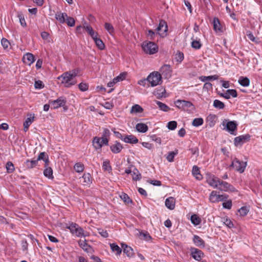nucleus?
<instances>
[{"label":"nucleus","instance_id":"473e14b6","mask_svg":"<svg viewBox=\"0 0 262 262\" xmlns=\"http://www.w3.org/2000/svg\"><path fill=\"white\" fill-rule=\"evenodd\" d=\"M138 236L141 239L146 241H150L151 239L150 235L147 232H139Z\"/></svg>","mask_w":262,"mask_h":262},{"label":"nucleus","instance_id":"a19ab883","mask_svg":"<svg viewBox=\"0 0 262 262\" xmlns=\"http://www.w3.org/2000/svg\"><path fill=\"white\" fill-rule=\"evenodd\" d=\"M78 244L79 246L85 251H89L91 249L90 246L88 245L85 240H80Z\"/></svg>","mask_w":262,"mask_h":262},{"label":"nucleus","instance_id":"cd10ccee","mask_svg":"<svg viewBox=\"0 0 262 262\" xmlns=\"http://www.w3.org/2000/svg\"><path fill=\"white\" fill-rule=\"evenodd\" d=\"M93 39L94 40L96 46L99 50H103L104 49L105 45L102 40L99 37V36H96Z\"/></svg>","mask_w":262,"mask_h":262},{"label":"nucleus","instance_id":"c756f323","mask_svg":"<svg viewBox=\"0 0 262 262\" xmlns=\"http://www.w3.org/2000/svg\"><path fill=\"white\" fill-rule=\"evenodd\" d=\"M136 129L138 132L144 133L147 131L148 126L145 124L139 123L136 124Z\"/></svg>","mask_w":262,"mask_h":262},{"label":"nucleus","instance_id":"69168bd1","mask_svg":"<svg viewBox=\"0 0 262 262\" xmlns=\"http://www.w3.org/2000/svg\"><path fill=\"white\" fill-rule=\"evenodd\" d=\"M166 91L164 89L161 88L160 90H157L156 92V95L158 96V97H165Z\"/></svg>","mask_w":262,"mask_h":262},{"label":"nucleus","instance_id":"8fccbe9b","mask_svg":"<svg viewBox=\"0 0 262 262\" xmlns=\"http://www.w3.org/2000/svg\"><path fill=\"white\" fill-rule=\"evenodd\" d=\"M6 168L8 173H12L14 170V166L12 162L9 161L6 163Z\"/></svg>","mask_w":262,"mask_h":262},{"label":"nucleus","instance_id":"58836bf2","mask_svg":"<svg viewBox=\"0 0 262 262\" xmlns=\"http://www.w3.org/2000/svg\"><path fill=\"white\" fill-rule=\"evenodd\" d=\"M178 154V150L169 152L166 156L167 160L169 162H172L174 160V157Z\"/></svg>","mask_w":262,"mask_h":262},{"label":"nucleus","instance_id":"338daca9","mask_svg":"<svg viewBox=\"0 0 262 262\" xmlns=\"http://www.w3.org/2000/svg\"><path fill=\"white\" fill-rule=\"evenodd\" d=\"M1 43L4 49L8 48L10 44L9 41L7 39L4 38H2L1 40Z\"/></svg>","mask_w":262,"mask_h":262},{"label":"nucleus","instance_id":"393cba45","mask_svg":"<svg viewBox=\"0 0 262 262\" xmlns=\"http://www.w3.org/2000/svg\"><path fill=\"white\" fill-rule=\"evenodd\" d=\"M66 17H67V14L66 13L58 12L55 14L56 19L61 24L66 22Z\"/></svg>","mask_w":262,"mask_h":262},{"label":"nucleus","instance_id":"49530a36","mask_svg":"<svg viewBox=\"0 0 262 262\" xmlns=\"http://www.w3.org/2000/svg\"><path fill=\"white\" fill-rule=\"evenodd\" d=\"M213 105L215 108L220 110L223 109L225 107L224 103L217 99L214 100Z\"/></svg>","mask_w":262,"mask_h":262},{"label":"nucleus","instance_id":"e433bc0d","mask_svg":"<svg viewBox=\"0 0 262 262\" xmlns=\"http://www.w3.org/2000/svg\"><path fill=\"white\" fill-rule=\"evenodd\" d=\"M45 156H46V153L45 152H40L39 154L38 157L37 159H36V160H37V162H38L39 160H43L45 162V167H46L49 165V161L48 157H47V158H45Z\"/></svg>","mask_w":262,"mask_h":262},{"label":"nucleus","instance_id":"ddd939ff","mask_svg":"<svg viewBox=\"0 0 262 262\" xmlns=\"http://www.w3.org/2000/svg\"><path fill=\"white\" fill-rule=\"evenodd\" d=\"M206 181L210 186L215 188L218 187L220 179L214 175H209L207 177Z\"/></svg>","mask_w":262,"mask_h":262},{"label":"nucleus","instance_id":"c85d7f7f","mask_svg":"<svg viewBox=\"0 0 262 262\" xmlns=\"http://www.w3.org/2000/svg\"><path fill=\"white\" fill-rule=\"evenodd\" d=\"M219 76L217 75H214L211 76H202L199 77V79L202 82H207L211 80H215L219 79Z\"/></svg>","mask_w":262,"mask_h":262},{"label":"nucleus","instance_id":"e2e57ef3","mask_svg":"<svg viewBox=\"0 0 262 262\" xmlns=\"http://www.w3.org/2000/svg\"><path fill=\"white\" fill-rule=\"evenodd\" d=\"M79 89L83 92L86 91L89 88L88 85L85 83H80L78 85Z\"/></svg>","mask_w":262,"mask_h":262},{"label":"nucleus","instance_id":"7ed1b4c3","mask_svg":"<svg viewBox=\"0 0 262 262\" xmlns=\"http://www.w3.org/2000/svg\"><path fill=\"white\" fill-rule=\"evenodd\" d=\"M71 232L78 237L85 236L84 230L75 223H71L69 226L67 227Z\"/></svg>","mask_w":262,"mask_h":262},{"label":"nucleus","instance_id":"1a4fd4ad","mask_svg":"<svg viewBox=\"0 0 262 262\" xmlns=\"http://www.w3.org/2000/svg\"><path fill=\"white\" fill-rule=\"evenodd\" d=\"M168 27L166 23L164 20H161L157 28V33L163 37L166 35Z\"/></svg>","mask_w":262,"mask_h":262},{"label":"nucleus","instance_id":"c9c22d12","mask_svg":"<svg viewBox=\"0 0 262 262\" xmlns=\"http://www.w3.org/2000/svg\"><path fill=\"white\" fill-rule=\"evenodd\" d=\"M193 241L195 245L197 246H204V241L199 236L194 235L193 236Z\"/></svg>","mask_w":262,"mask_h":262},{"label":"nucleus","instance_id":"603ef678","mask_svg":"<svg viewBox=\"0 0 262 262\" xmlns=\"http://www.w3.org/2000/svg\"><path fill=\"white\" fill-rule=\"evenodd\" d=\"M203 123V119L202 118H197L193 119L192 124L194 126H199Z\"/></svg>","mask_w":262,"mask_h":262},{"label":"nucleus","instance_id":"f3484780","mask_svg":"<svg viewBox=\"0 0 262 262\" xmlns=\"http://www.w3.org/2000/svg\"><path fill=\"white\" fill-rule=\"evenodd\" d=\"M80 182L84 186H89L92 183V177L90 173H84L80 178Z\"/></svg>","mask_w":262,"mask_h":262},{"label":"nucleus","instance_id":"412c9836","mask_svg":"<svg viewBox=\"0 0 262 262\" xmlns=\"http://www.w3.org/2000/svg\"><path fill=\"white\" fill-rule=\"evenodd\" d=\"M125 78V74H120L119 76L116 77L113 79V80L111 81H110L107 83V86L108 87H113L116 83L122 81Z\"/></svg>","mask_w":262,"mask_h":262},{"label":"nucleus","instance_id":"9d476101","mask_svg":"<svg viewBox=\"0 0 262 262\" xmlns=\"http://www.w3.org/2000/svg\"><path fill=\"white\" fill-rule=\"evenodd\" d=\"M250 136L249 134L241 135L234 138V142L236 146H241L250 140Z\"/></svg>","mask_w":262,"mask_h":262},{"label":"nucleus","instance_id":"b1692460","mask_svg":"<svg viewBox=\"0 0 262 262\" xmlns=\"http://www.w3.org/2000/svg\"><path fill=\"white\" fill-rule=\"evenodd\" d=\"M122 248L123 249V252L129 257H132L134 256V253L133 249L127 245L122 244Z\"/></svg>","mask_w":262,"mask_h":262},{"label":"nucleus","instance_id":"f704fd0d","mask_svg":"<svg viewBox=\"0 0 262 262\" xmlns=\"http://www.w3.org/2000/svg\"><path fill=\"white\" fill-rule=\"evenodd\" d=\"M156 103L157 104L160 110L163 112H167L170 110L169 106L160 101H156Z\"/></svg>","mask_w":262,"mask_h":262},{"label":"nucleus","instance_id":"774afa93","mask_svg":"<svg viewBox=\"0 0 262 262\" xmlns=\"http://www.w3.org/2000/svg\"><path fill=\"white\" fill-rule=\"evenodd\" d=\"M205 83L203 85V90L208 91L210 90L212 88V85L209 82H204Z\"/></svg>","mask_w":262,"mask_h":262},{"label":"nucleus","instance_id":"6e6552de","mask_svg":"<svg viewBox=\"0 0 262 262\" xmlns=\"http://www.w3.org/2000/svg\"><path fill=\"white\" fill-rule=\"evenodd\" d=\"M222 191L225 192H235L236 191V189L231 184L222 181L220 180L219 186L216 188Z\"/></svg>","mask_w":262,"mask_h":262},{"label":"nucleus","instance_id":"bb28decb","mask_svg":"<svg viewBox=\"0 0 262 262\" xmlns=\"http://www.w3.org/2000/svg\"><path fill=\"white\" fill-rule=\"evenodd\" d=\"M192 173L194 177L198 180H201L203 177L200 173V169L197 166H193L192 170Z\"/></svg>","mask_w":262,"mask_h":262},{"label":"nucleus","instance_id":"0e129e2a","mask_svg":"<svg viewBox=\"0 0 262 262\" xmlns=\"http://www.w3.org/2000/svg\"><path fill=\"white\" fill-rule=\"evenodd\" d=\"M232 201L231 200H228L226 202H225L223 203V207L224 208L226 209H230L232 207Z\"/></svg>","mask_w":262,"mask_h":262},{"label":"nucleus","instance_id":"3c124183","mask_svg":"<svg viewBox=\"0 0 262 262\" xmlns=\"http://www.w3.org/2000/svg\"><path fill=\"white\" fill-rule=\"evenodd\" d=\"M222 222L229 228H232L234 227V225L232 221L227 218L222 219Z\"/></svg>","mask_w":262,"mask_h":262},{"label":"nucleus","instance_id":"c03bdc74","mask_svg":"<svg viewBox=\"0 0 262 262\" xmlns=\"http://www.w3.org/2000/svg\"><path fill=\"white\" fill-rule=\"evenodd\" d=\"M104 28L111 35H113L114 34L115 30L113 26L111 24L105 23L104 24Z\"/></svg>","mask_w":262,"mask_h":262},{"label":"nucleus","instance_id":"0eeeda50","mask_svg":"<svg viewBox=\"0 0 262 262\" xmlns=\"http://www.w3.org/2000/svg\"><path fill=\"white\" fill-rule=\"evenodd\" d=\"M231 166L239 173H243L247 166V162L235 158L233 160Z\"/></svg>","mask_w":262,"mask_h":262},{"label":"nucleus","instance_id":"5fc2aeb1","mask_svg":"<svg viewBox=\"0 0 262 262\" xmlns=\"http://www.w3.org/2000/svg\"><path fill=\"white\" fill-rule=\"evenodd\" d=\"M120 196L124 202L126 204H129L132 202V200L130 199L129 197L125 193H122Z\"/></svg>","mask_w":262,"mask_h":262},{"label":"nucleus","instance_id":"5701e85b","mask_svg":"<svg viewBox=\"0 0 262 262\" xmlns=\"http://www.w3.org/2000/svg\"><path fill=\"white\" fill-rule=\"evenodd\" d=\"M191 255L194 259L200 260L203 256V253L201 250L194 248L191 250Z\"/></svg>","mask_w":262,"mask_h":262},{"label":"nucleus","instance_id":"2eb2a0df","mask_svg":"<svg viewBox=\"0 0 262 262\" xmlns=\"http://www.w3.org/2000/svg\"><path fill=\"white\" fill-rule=\"evenodd\" d=\"M23 60L24 63L31 66L34 62L35 58L32 53H27L24 55Z\"/></svg>","mask_w":262,"mask_h":262},{"label":"nucleus","instance_id":"a211bd4d","mask_svg":"<svg viewBox=\"0 0 262 262\" xmlns=\"http://www.w3.org/2000/svg\"><path fill=\"white\" fill-rule=\"evenodd\" d=\"M122 141L125 143L129 144H136L139 142L138 138L134 135H125L122 139Z\"/></svg>","mask_w":262,"mask_h":262},{"label":"nucleus","instance_id":"864d4df0","mask_svg":"<svg viewBox=\"0 0 262 262\" xmlns=\"http://www.w3.org/2000/svg\"><path fill=\"white\" fill-rule=\"evenodd\" d=\"M74 168L77 172H81L84 169V166L81 163H77L75 164Z\"/></svg>","mask_w":262,"mask_h":262},{"label":"nucleus","instance_id":"bf43d9fd","mask_svg":"<svg viewBox=\"0 0 262 262\" xmlns=\"http://www.w3.org/2000/svg\"><path fill=\"white\" fill-rule=\"evenodd\" d=\"M202 45L199 40H193L191 42V47L195 49H199Z\"/></svg>","mask_w":262,"mask_h":262},{"label":"nucleus","instance_id":"4d7b16f0","mask_svg":"<svg viewBox=\"0 0 262 262\" xmlns=\"http://www.w3.org/2000/svg\"><path fill=\"white\" fill-rule=\"evenodd\" d=\"M41 37L43 40H46L47 42H51V38L50 37V34L48 32L45 31L41 32Z\"/></svg>","mask_w":262,"mask_h":262},{"label":"nucleus","instance_id":"37998d69","mask_svg":"<svg viewBox=\"0 0 262 262\" xmlns=\"http://www.w3.org/2000/svg\"><path fill=\"white\" fill-rule=\"evenodd\" d=\"M132 175L133 177V180H140L141 178V174L140 173L138 169L136 168H134L133 169V170L132 171Z\"/></svg>","mask_w":262,"mask_h":262},{"label":"nucleus","instance_id":"f257e3e1","mask_svg":"<svg viewBox=\"0 0 262 262\" xmlns=\"http://www.w3.org/2000/svg\"><path fill=\"white\" fill-rule=\"evenodd\" d=\"M78 72V69H74L72 71L64 72L58 77L57 79L61 80V83L65 87L70 88L76 83V77L77 76Z\"/></svg>","mask_w":262,"mask_h":262},{"label":"nucleus","instance_id":"7c9ffc66","mask_svg":"<svg viewBox=\"0 0 262 262\" xmlns=\"http://www.w3.org/2000/svg\"><path fill=\"white\" fill-rule=\"evenodd\" d=\"M238 82L243 86L247 87L250 85V80L247 77L241 76L239 78Z\"/></svg>","mask_w":262,"mask_h":262},{"label":"nucleus","instance_id":"09e8293b","mask_svg":"<svg viewBox=\"0 0 262 262\" xmlns=\"http://www.w3.org/2000/svg\"><path fill=\"white\" fill-rule=\"evenodd\" d=\"M34 119V114H30L28 116V118L26 119V121L24 122L23 125H26L30 126L32 123L33 122Z\"/></svg>","mask_w":262,"mask_h":262},{"label":"nucleus","instance_id":"20e7f679","mask_svg":"<svg viewBox=\"0 0 262 262\" xmlns=\"http://www.w3.org/2000/svg\"><path fill=\"white\" fill-rule=\"evenodd\" d=\"M177 107L186 111H191L194 109L193 104L188 101L178 100L176 102Z\"/></svg>","mask_w":262,"mask_h":262},{"label":"nucleus","instance_id":"4468645a","mask_svg":"<svg viewBox=\"0 0 262 262\" xmlns=\"http://www.w3.org/2000/svg\"><path fill=\"white\" fill-rule=\"evenodd\" d=\"M66 100L61 97L56 100L50 101V104L53 109H56L65 105Z\"/></svg>","mask_w":262,"mask_h":262},{"label":"nucleus","instance_id":"6ab92c4d","mask_svg":"<svg viewBox=\"0 0 262 262\" xmlns=\"http://www.w3.org/2000/svg\"><path fill=\"white\" fill-rule=\"evenodd\" d=\"M226 129L232 135H235L236 134L234 133V131L237 128V124L235 121H229L226 124Z\"/></svg>","mask_w":262,"mask_h":262},{"label":"nucleus","instance_id":"79ce46f5","mask_svg":"<svg viewBox=\"0 0 262 262\" xmlns=\"http://www.w3.org/2000/svg\"><path fill=\"white\" fill-rule=\"evenodd\" d=\"M191 223L194 225H198L201 223V219L196 214H193L190 217Z\"/></svg>","mask_w":262,"mask_h":262},{"label":"nucleus","instance_id":"423d86ee","mask_svg":"<svg viewBox=\"0 0 262 262\" xmlns=\"http://www.w3.org/2000/svg\"><path fill=\"white\" fill-rule=\"evenodd\" d=\"M143 51L147 54H154L158 51V47L152 42L143 43L142 45Z\"/></svg>","mask_w":262,"mask_h":262},{"label":"nucleus","instance_id":"9b49d317","mask_svg":"<svg viewBox=\"0 0 262 262\" xmlns=\"http://www.w3.org/2000/svg\"><path fill=\"white\" fill-rule=\"evenodd\" d=\"M226 198V195L218 194L216 191H212L209 196V200L212 203L222 201Z\"/></svg>","mask_w":262,"mask_h":262},{"label":"nucleus","instance_id":"f8f14e48","mask_svg":"<svg viewBox=\"0 0 262 262\" xmlns=\"http://www.w3.org/2000/svg\"><path fill=\"white\" fill-rule=\"evenodd\" d=\"M160 74L165 78H169L171 75V70L170 66L163 65L160 69Z\"/></svg>","mask_w":262,"mask_h":262},{"label":"nucleus","instance_id":"4be33fe9","mask_svg":"<svg viewBox=\"0 0 262 262\" xmlns=\"http://www.w3.org/2000/svg\"><path fill=\"white\" fill-rule=\"evenodd\" d=\"M83 28L85 30L87 33L91 36V37L93 39L96 36H99L98 33L95 32L90 25H83Z\"/></svg>","mask_w":262,"mask_h":262},{"label":"nucleus","instance_id":"dca6fc26","mask_svg":"<svg viewBox=\"0 0 262 262\" xmlns=\"http://www.w3.org/2000/svg\"><path fill=\"white\" fill-rule=\"evenodd\" d=\"M122 148V144L118 141H115L114 144L110 146L111 150L114 154L120 152Z\"/></svg>","mask_w":262,"mask_h":262},{"label":"nucleus","instance_id":"052dcab7","mask_svg":"<svg viewBox=\"0 0 262 262\" xmlns=\"http://www.w3.org/2000/svg\"><path fill=\"white\" fill-rule=\"evenodd\" d=\"M34 86L36 89H41L44 87V84L41 80H37L35 82Z\"/></svg>","mask_w":262,"mask_h":262},{"label":"nucleus","instance_id":"ea45409f","mask_svg":"<svg viewBox=\"0 0 262 262\" xmlns=\"http://www.w3.org/2000/svg\"><path fill=\"white\" fill-rule=\"evenodd\" d=\"M143 111V109L142 108V107L141 106H140L138 104H135L132 107L130 112L131 114H134V113H142Z\"/></svg>","mask_w":262,"mask_h":262},{"label":"nucleus","instance_id":"2f4dec72","mask_svg":"<svg viewBox=\"0 0 262 262\" xmlns=\"http://www.w3.org/2000/svg\"><path fill=\"white\" fill-rule=\"evenodd\" d=\"M25 164V166L26 167V168H27L28 169H31V168H34L35 167H36L38 164V162H37V160H27L26 161Z\"/></svg>","mask_w":262,"mask_h":262},{"label":"nucleus","instance_id":"680f3d73","mask_svg":"<svg viewBox=\"0 0 262 262\" xmlns=\"http://www.w3.org/2000/svg\"><path fill=\"white\" fill-rule=\"evenodd\" d=\"M227 92L229 94L230 97H231V96H232L233 98H235L237 96V92L235 90L229 89V90H227Z\"/></svg>","mask_w":262,"mask_h":262},{"label":"nucleus","instance_id":"a878e982","mask_svg":"<svg viewBox=\"0 0 262 262\" xmlns=\"http://www.w3.org/2000/svg\"><path fill=\"white\" fill-rule=\"evenodd\" d=\"M165 204L168 209L172 210L175 206V200L172 197H169L166 199Z\"/></svg>","mask_w":262,"mask_h":262},{"label":"nucleus","instance_id":"aec40b11","mask_svg":"<svg viewBox=\"0 0 262 262\" xmlns=\"http://www.w3.org/2000/svg\"><path fill=\"white\" fill-rule=\"evenodd\" d=\"M213 29L216 32H222L223 28L219 18L214 17L213 20Z\"/></svg>","mask_w":262,"mask_h":262},{"label":"nucleus","instance_id":"6e6d98bb","mask_svg":"<svg viewBox=\"0 0 262 262\" xmlns=\"http://www.w3.org/2000/svg\"><path fill=\"white\" fill-rule=\"evenodd\" d=\"M66 21L67 23V24L70 26V27H73L75 26V21L74 18L72 17H69L67 15V17H66Z\"/></svg>","mask_w":262,"mask_h":262},{"label":"nucleus","instance_id":"a18cd8bd","mask_svg":"<svg viewBox=\"0 0 262 262\" xmlns=\"http://www.w3.org/2000/svg\"><path fill=\"white\" fill-rule=\"evenodd\" d=\"M110 247L112 250L114 252H116L117 255H120L122 252L120 248L116 244L113 243L110 244Z\"/></svg>","mask_w":262,"mask_h":262},{"label":"nucleus","instance_id":"4c0bfd02","mask_svg":"<svg viewBox=\"0 0 262 262\" xmlns=\"http://www.w3.org/2000/svg\"><path fill=\"white\" fill-rule=\"evenodd\" d=\"M247 36L250 40L256 44H259L261 42L259 38L255 37L253 33L249 31L247 32Z\"/></svg>","mask_w":262,"mask_h":262},{"label":"nucleus","instance_id":"72a5a7b5","mask_svg":"<svg viewBox=\"0 0 262 262\" xmlns=\"http://www.w3.org/2000/svg\"><path fill=\"white\" fill-rule=\"evenodd\" d=\"M45 169L43 171V174L46 177L48 178L49 179H53V170L48 166L45 167Z\"/></svg>","mask_w":262,"mask_h":262},{"label":"nucleus","instance_id":"f03ea898","mask_svg":"<svg viewBox=\"0 0 262 262\" xmlns=\"http://www.w3.org/2000/svg\"><path fill=\"white\" fill-rule=\"evenodd\" d=\"M147 80L151 86H155L162 82L161 75L158 72H153L147 77Z\"/></svg>","mask_w":262,"mask_h":262},{"label":"nucleus","instance_id":"39448f33","mask_svg":"<svg viewBox=\"0 0 262 262\" xmlns=\"http://www.w3.org/2000/svg\"><path fill=\"white\" fill-rule=\"evenodd\" d=\"M108 143V140L105 137H95L93 141V146L97 150L100 149L103 145H107Z\"/></svg>","mask_w":262,"mask_h":262},{"label":"nucleus","instance_id":"de8ad7c7","mask_svg":"<svg viewBox=\"0 0 262 262\" xmlns=\"http://www.w3.org/2000/svg\"><path fill=\"white\" fill-rule=\"evenodd\" d=\"M103 169L105 171L110 172L112 170V167L110 165V161L108 160H105L103 161L102 164Z\"/></svg>","mask_w":262,"mask_h":262},{"label":"nucleus","instance_id":"13d9d810","mask_svg":"<svg viewBox=\"0 0 262 262\" xmlns=\"http://www.w3.org/2000/svg\"><path fill=\"white\" fill-rule=\"evenodd\" d=\"M177 126V123L175 121H170L167 123V127L170 130H174Z\"/></svg>","mask_w":262,"mask_h":262}]
</instances>
